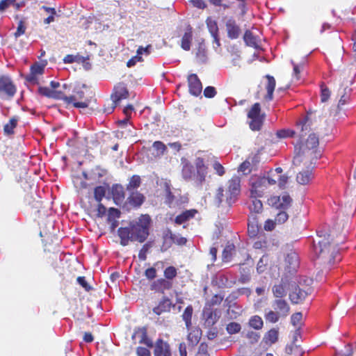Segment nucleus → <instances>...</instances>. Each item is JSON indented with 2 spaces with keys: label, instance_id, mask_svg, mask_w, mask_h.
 Returning <instances> with one entry per match:
<instances>
[{
  "label": "nucleus",
  "instance_id": "1",
  "mask_svg": "<svg viewBox=\"0 0 356 356\" xmlns=\"http://www.w3.org/2000/svg\"><path fill=\"white\" fill-rule=\"evenodd\" d=\"M151 218L148 215H141L138 219L130 222L129 227H120L118 230V236L123 246L127 245L130 241L143 243L149 235Z\"/></svg>",
  "mask_w": 356,
  "mask_h": 356
},
{
  "label": "nucleus",
  "instance_id": "2",
  "mask_svg": "<svg viewBox=\"0 0 356 356\" xmlns=\"http://www.w3.org/2000/svg\"><path fill=\"white\" fill-rule=\"evenodd\" d=\"M312 113V111H307V115L305 116L302 120L298 122L296 124L297 129L299 131L298 137L299 141L298 145L299 146H302L305 152L307 153V155H312V154H315L314 151L312 149L316 148L318 145V138L314 134H309L308 138L306 140L305 145L302 144V139L310 131V126L308 124L309 121V115Z\"/></svg>",
  "mask_w": 356,
  "mask_h": 356
},
{
  "label": "nucleus",
  "instance_id": "3",
  "mask_svg": "<svg viewBox=\"0 0 356 356\" xmlns=\"http://www.w3.org/2000/svg\"><path fill=\"white\" fill-rule=\"evenodd\" d=\"M291 203L292 199L287 193L280 196H273L268 200V204L279 211L275 218L276 224H282L288 220L289 215L286 210L291 207Z\"/></svg>",
  "mask_w": 356,
  "mask_h": 356
},
{
  "label": "nucleus",
  "instance_id": "4",
  "mask_svg": "<svg viewBox=\"0 0 356 356\" xmlns=\"http://www.w3.org/2000/svg\"><path fill=\"white\" fill-rule=\"evenodd\" d=\"M240 178L238 177H234L228 181V188L225 195L223 193V189L219 188L216 194V200L218 204L222 202V197L226 196V202L229 206H231L236 200L237 195L240 192Z\"/></svg>",
  "mask_w": 356,
  "mask_h": 356
},
{
  "label": "nucleus",
  "instance_id": "5",
  "mask_svg": "<svg viewBox=\"0 0 356 356\" xmlns=\"http://www.w3.org/2000/svg\"><path fill=\"white\" fill-rule=\"evenodd\" d=\"M353 82L352 79L343 81L341 83V88L338 90V95L340 97L339 104L335 108L331 109V114L334 118H340L341 106L344 105L350 99V95L352 92V89L349 88V84Z\"/></svg>",
  "mask_w": 356,
  "mask_h": 356
},
{
  "label": "nucleus",
  "instance_id": "6",
  "mask_svg": "<svg viewBox=\"0 0 356 356\" xmlns=\"http://www.w3.org/2000/svg\"><path fill=\"white\" fill-rule=\"evenodd\" d=\"M317 234L320 239L318 241L317 245H314V251L318 257L325 258L326 255L330 252L331 242L330 237L331 235L322 230L318 231Z\"/></svg>",
  "mask_w": 356,
  "mask_h": 356
},
{
  "label": "nucleus",
  "instance_id": "7",
  "mask_svg": "<svg viewBox=\"0 0 356 356\" xmlns=\"http://www.w3.org/2000/svg\"><path fill=\"white\" fill-rule=\"evenodd\" d=\"M17 91L16 87L8 76H0V97L11 99Z\"/></svg>",
  "mask_w": 356,
  "mask_h": 356
},
{
  "label": "nucleus",
  "instance_id": "8",
  "mask_svg": "<svg viewBox=\"0 0 356 356\" xmlns=\"http://www.w3.org/2000/svg\"><path fill=\"white\" fill-rule=\"evenodd\" d=\"M248 117L251 119L250 122V127L253 131H259L261 129L264 115H261V108L259 103H255L248 113Z\"/></svg>",
  "mask_w": 356,
  "mask_h": 356
},
{
  "label": "nucleus",
  "instance_id": "9",
  "mask_svg": "<svg viewBox=\"0 0 356 356\" xmlns=\"http://www.w3.org/2000/svg\"><path fill=\"white\" fill-rule=\"evenodd\" d=\"M129 97V92L124 83H120L114 87V92L111 95V99L113 100L112 106L108 110H105L107 113H111L113 111L116 105L124 99H127Z\"/></svg>",
  "mask_w": 356,
  "mask_h": 356
},
{
  "label": "nucleus",
  "instance_id": "10",
  "mask_svg": "<svg viewBox=\"0 0 356 356\" xmlns=\"http://www.w3.org/2000/svg\"><path fill=\"white\" fill-rule=\"evenodd\" d=\"M38 92L49 98L63 99L66 103L72 102L76 99L75 96H65L62 92L53 90L47 87H40Z\"/></svg>",
  "mask_w": 356,
  "mask_h": 356
},
{
  "label": "nucleus",
  "instance_id": "11",
  "mask_svg": "<svg viewBox=\"0 0 356 356\" xmlns=\"http://www.w3.org/2000/svg\"><path fill=\"white\" fill-rule=\"evenodd\" d=\"M267 187V179L258 177L251 181V197H259L264 194Z\"/></svg>",
  "mask_w": 356,
  "mask_h": 356
},
{
  "label": "nucleus",
  "instance_id": "12",
  "mask_svg": "<svg viewBox=\"0 0 356 356\" xmlns=\"http://www.w3.org/2000/svg\"><path fill=\"white\" fill-rule=\"evenodd\" d=\"M220 316V312L216 309L204 308L203 310L204 326L207 327H211L218 321Z\"/></svg>",
  "mask_w": 356,
  "mask_h": 356
},
{
  "label": "nucleus",
  "instance_id": "13",
  "mask_svg": "<svg viewBox=\"0 0 356 356\" xmlns=\"http://www.w3.org/2000/svg\"><path fill=\"white\" fill-rule=\"evenodd\" d=\"M292 291L289 293V298L293 304H299L302 302L307 296L308 291L300 289L296 286V283L291 285Z\"/></svg>",
  "mask_w": 356,
  "mask_h": 356
},
{
  "label": "nucleus",
  "instance_id": "14",
  "mask_svg": "<svg viewBox=\"0 0 356 356\" xmlns=\"http://www.w3.org/2000/svg\"><path fill=\"white\" fill-rule=\"evenodd\" d=\"M189 92L192 95L199 96L202 90V85L197 74H191L188 76Z\"/></svg>",
  "mask_w": 356,
  "mask_h": 356
},
{
  "label": "nucleus",
  "instance_id": "15",
  "mask_svg": "<svg viewBox=\"0 0 356 356\" xmlns=\"http://www.w3.org/2000/svg\"><path fill=\"white\" fill-rule=\"evenodd\" d=\"M225 28L229 39L236 40L239 38L241 30L234 19L229 18L226 21Z\"/></svg>",
  "mask_w": 356,
  "mask_h": 356
},
{
  "label": "nucleus",
  "instance_id": "16",
  "mask_svg": "<svg viewBox=\"0 0 356 356\" xmlns=\"http://www.w3.org/2000/svg\"><path fill=\"white\" fill-rule=\"evenodd\" d=\"M182 177L186 181H193L196 186H200L202 184L197 182V172L191 164L186 163L183 166Z\"/></svg>",
  "mask_w": 356,
  "mask_h": 356
},
{
  "label": "nucleus",
  "instance_id": "17",
  "mask_svg": "<svg viewBox=\"0 0 356 356\" xmlns=\"http://www.w3.org/2000/svg\"><path fill=\"white\" fill-rule=\"evenodd\" d=\"M313 160H314V158L312 159L311 163H310L309 166L307 167V170H302L297 175L296 181L299 184H301V185L309 184V182L314 178V176H313V174L312 172V169L313 168V166H312V165L313 164Z\"/></svg>",
  "mask_w": 356,
  "mask_h": 356
},
{
  "label": "nucleus",
  "instance_id": "18",
  "mask_svg": "<svg viewBox=\"0 0 356 356\" xmlns=\"http://www.w3.org/2000/svg\"><path fill=\"white\" fill-rule=\"evenodd\" d=\"M164 191L165 195V202L170 207H176L180 205L181 202L177 199V197L172 193L170 184L167 181L164 183Z\"/></svg>",
  "mask_w": 356,
  "mask_h": 356
},
{
  "label": "nucleus",
  "instance_id": "19",
  "mask_svg": "<svg viewBox=\"0 0 356 356\" xmlns=\"http://www.w3.org/2000/svg\"><path fill=\"white\" fill-rule=\"evenodd\" d=\"M197 172L196 180L198 184H203L207 174V167L204 165V160L202 158H197L195 160V168Z\"/></svg>",
  "mask_w": 356,
  "mask_h": 356
},
{
  "label": "nucleus",
  "instance_id": "20",
  "mask_svg": "<svg viewBox=\"0 0 356 356\" xmlns=\"http://www.w3.org/2000/svg\"><path fill=\"white\" fill-rule=\"evenodd\" d=\"M286 268L289 273L296 270L299 265V259L297 253L293 252L289 253L285 258Z\"/></svg>",
  "mask_w": 356,
  "mask_h": 356
},
{
  "label": "nucleus",
  "instance_id": "21",
  "mask_svg": "<svg viewBox=\"0 0 356 356\" xmlns=\"http://www.w3.org/2000/svg\"><path fill=\"white\" fill-rule=\"evenodd\" d=\"M155 356H171L169 345L159 339L156 341L154 348Z\"/></svg>",
  "mask_w": 356,
  "mask_h": 356
},
{
  "label": "nucleus",
  "instance_id": "22",
  "mask_svg": "<svg viewBox=\"0 0 356 356\" xmlns=\"http://www.w3.org/2000/svg\"><path fill=\"white\" fill-rule=\"evenodd\" d=\"M273 307L275 310H277V312L282 317H286L290 310V307L286 301L282 298L276 299L273 303Z\"/></svg>",
  "mask_w": 356,
  "mask_h": 356
},
{
  "label": "nucleus",
  "instance_id": "23",
  "mask_svg": "<svg viewBox=\"0 0 356 356\" xmlns=\"http://www.w3.org/2000/svg\"><path fill=\"white\" fill-rule=\"evenodd\" d=\"M111 193L116 204H120L124 197L123 187L120 184H115L111 188Z\"/></svg>",
  "mask_w": 356,
  "mask_h": 356
},
{
  "label": "nucleus",
  "instance_id": "24",
  "mask_svg": "<svg viewBox=\"0 0 356 356\" xmlns=\"http://www.w3.org/2000/svg\"><path fill=\"white\" fill-rule=\"evenodd\" d=\"M202 336V330L199 327H193L187 336L189 343L192 346H196Z\"/></svg>",
  "mask_w": 356,
  "mask_h": 356
},
{
  "label": "nucleus",
  "instance_id": "25",
  "mask_svg": "<svg viewBox=\"0 0 356 356\" xmlns=\"http://www.w3.org/2000/svg\"><path fill=\"white\" fill-rule=\"evenodd\" d=\"M172 306L171 301L168 298H164L161 300L157 307L153 309V312L157 315H161L164 312H168Z\"/></svg>",
  "mask_w": 356,
  "mask_h": 356
},
{
  "label": "nucleus",
  "instance_id": "26",
  "mask_svg": "<svg viewBox=\"0 0 356 356\" xmlns=\"http://www.w3.org/2000/svg\"><path fill=\"white\" fill-rule=\"evenodd\" d=\"M286 281L284 278H282L281 283L276 284L273 287L272 291L273 296L277 299L282 298L286 295V291L285 289Z\"/></svg>",
  "mask_w": 356,
  "mask_h": 356
},
{
  "label": "nucleus",
  "instance_id": "27",
  "mask_svg": "<svg viewBox=\"0 0 356 356\" xmlns=\"http://www.w3.org/2000/svg\"><path fill=\"white\" fill-rule=\"evenodd\" d=\"M197 213L195 209L187 210L175 218V222L178 225H181L186 220L193 218L194 215Z\"/></svg>",
  "mask_w": 356,
  "mask_h": 356
},
{
  "label": "nucleus",
  "instance_id": "28",
  "mask_svg": "<svg viewBox=\"0 0 356 356\" xmlns=\"http://www.w3.org/2000/svg\"><path fill=\"white\" fill-rule=\"evenodd\" d=\"M266 78L268 79V83L266 86L267 95H266L265 99L270 101L273 97V92L275 88V79L273 76L270 75H266Z\"/></svg>",
  "mask_w": 356,
  "mask_h": 356
},
{
  "label": "nucleus",
  "instance_id": "29",
  "mask_svg": "<svg viewBox=\"0 0 356 356\" xmlns=\"http://www.w3.org/2000/svg\"><path fill=\"white\" fill-rule=\"evenodd\" d=\"M128 199L131 204L135 207H140L143 203L145 198L141 193L136 191L131 192Z\"/></svg>",
  "mask_w": 356,
  "mask_h": 356
},
{
  "label": "nucleus",
  "instance_id": "30",
  "mask_svg": "<svg viewBox=\"0 0 356 356\" xmlns=\"http://www.w3.org/2000/svg\"><path fill=\"white\" fill-rule=\"evenodd\" d=\"M196 58L198 63H204L207 61V52L205 45L203 42H200L196 51Z\"/></svg>",
  "mask_w": 356,
  "mask_h": 356
},
{
  "label": "nucleus",
  "instance_id": "31",
  "mask_svg": "<svg viewBox=\"0 0 356 356\" xmlns=\"http://www.w3.org/2000/svg\"><path fill=\"white\" fill-rule=\"evenodd\" d=\"M107 188V186H99L95 188L94 197L97 202H100L102 200L106 195Z\"/></svg>",
  "mask_w": 356,
  "mask_h": 356
},
{
  "label": "nucleus",
  "instance_id": "32",
  "mask_svg": "<svg viewBox=\"0 0 356 356\" xmlns=\"http://www.w3.org/2000/svg\"><path fill=\"white\" fill-rule=\"evenodd\" d=\"M175 237H177V235L173 234L171 230H166L163 236V246H165L166 248H169L172 245V241H175Z\"/></svg>",
  "mask_w": 356,
  "mask_h": 356
},
{
  "label": "nucleus",
  "instance_id": "33",
  "mask_svg": "<svg viewBox=\"0 0 356 356\" xmlns=\"http://www.w3.org/2000/svg\"><path fill=\"white\" fill-rule=\"evenodd\" d=\"M192 40L191 31H187L184 33L181 39V48L186 51H188L191 48V42Z\"/></svg>",
  "mask_w": 356,
  "mask_h": 356
},
{
  "label": "nucleus",
  "instance_id": "34",
  "mask_svg": "<svg viewBox=\"0 0 356 356\" xmlns=\"http://www.w3.org/2000/svg\"><path fill=\"white\" fill-rule=\"evenodd\" d=\"M249 325L250 327L255 330H260L262 328L264 323L262 318L260 316H254L250 319Z\"/></svg>",
  "mask_w": 356,
  "mask_h": 356
},
{
  "label": "nucleus",
  "instance_id": "35",
  "mask_svg": "<svg viewBox=\"0 0 356 356\" xmlns=\"http://www.w3.org/2000/svg\"><path fill=\"white\" fill-rule=\"evenodd\" d=\"M234 245L233 244H228L222 252V261L227 262L231 259L232 252L234 250Z\"/></svg>",
  "mask_w": 356,
  "mask_h": 356
},
{
  "label": "nucleus",
  "instance_id": "36",
  "mask_svg": "<svg viewBox=\"0 0 356 356\" xmlns=\"http://www.w3.org/2000/svg\"><path fill=\"white\" fill-rule=\"evenodd\" d=\"M307 153L305 152V148L302 146L299 147V152L297 155L293 158V165L295 166H298L303 161L302 156H305Z\"/></svg>",
  "mask_w": 356,
  "mask_h": 356
},
{
  "label": "nucleus",
  "instance_id": "37",
  "mask_svg": "<svg viewBox=\"0 0 356 356\" xmlns=\"http://www.w3.org/2000/svg\"><path fill=\"white\" fill-rule=\"evenodd\" d=\"M243 40L245 44L248 46L254 47L256 45V38L253 35L252 33L248 30L245 32Z\"/></svg>",
  "mask_w": 356,
  "mask_h": 356
},
{
  "label": "nucleus",
  "instance_id": "38",
  "mask_svg": "<svg viewBox=\"0 0 356 356\" xmlns=\"http://www.w3.org/2000/svg\"><path fill=\"white\" fill-rule=\"evenodd\" d=\"M140 184V177L138 175H134L131 178L129 183L127 186V189L128 191H131L139 187Z\"/></svg>",
  "mask_w": 356,
  "mask_h": 356
},
{
  "label": "nucleus",
  "instance_id": "39",
  "mask_svg": "<svg viewBox=\"0 0 356 356\" xmlns=\"http://www.w3.org/2000/svg\"><path fill=\"white\" fill-rule=\"evenodd\" d=\"M252 204L250 206L251 211L255 213H260L263 209V204L261 200L257 199V197H252Z\"/></svg>",
  "mask_w": 356,
  "mask_h": 356
},
{
  "label": "nucleus",
  "instance_id": "40",
  "mask_svg": "<svg viewBox=\"0 0 356 356\" xmlns=\"http://www.w3.org/2000/svg\"><path fill=\"white\" fill-rule=\"evenodd\" d=\"M154 284L158 286V290H166L172 287L171 282L165 279L158 280Z\"/></svg>",
  "mask_w": 356,
  "mask_h": 356
},
{
  "label": "nucleus",
  "instance_id": "41",
  "mask_svg": "<svg viewBox=\"0 0 356 356\" xmlns=\"http://www.w3.org/2000/svg\"><path fill=\"white\" fill-rule=\"evenodd\" d=\"M241 330V326L236 322L229 323L226 327V330L230 334L238 333Z\"/></svg>",
  "mask_w": 356,
  "mask_h": 356
},
{
  "label": "nucleus",
  "instance_id": "42",
  "mask_svg": "<svg viewBox=\"0 0 356 356\" xmlns=\"http://www.w3.org/2000/svg\"><path fill=\"white\" fill-rule=\"evenodd\" d=\"M280 317H282L280 314L274 311H269L265 315L266 320L273 323L277 322Z\"/></svg>",
  "mask_w": 356,
  "mask_h": 356
},
{
  "label": "nucleus",
  "instance_id": "43",
  "mask_svg": "<svg viewBox=\"0 0 356 356\" xmlns=\"http://www.w3.org/2000/svg\"><path fill=\"white\" fill-rule=\"evenodd\" d=\"M207 24L211 36L218 35V28L216 22L211 19H207Z\"/></svg>",
  "mask_w": 356,
  "mask_h": 356
},
{
  "label": "nucleus",
  "instance_id": "44",
  "mask_svg": "<svg viewBox=\"0 0 356 356\" xmlns=\"http://www.w3.org/2000/svg\"><path fill=\"white\" fill-rule=\"evenodd\" d=\"M266 339L270 343H274L278 339V331L275 329H271L267 333Z\"/></svg>",
  "mask_w": 356,
  "mask_h": 356
},
{
  "label": "nucleus",
  "instance_id": "45",
  "mask_svg": "<svg viewBox=\"0 0 356 356\" xmlns=\"http://www.w3.org/2000/svg\"><path fill=\"white\" fill-rule=\"evenodd\" d=\"M268 261V258L267 256L264 255L258 261L257 266V270L259 273H261L264 271L265 266H266Z\"/></svg>",
  "mask_w": 356,
  "mask_h": 356
},
{
  "label": "nucleus",
  "instance_id": "46",
  "mask_svg": "<svg viewBox=\"0 0 356 356\" xmlns=\"http://www.w3.org/2000/svg\"><path fill=\"white\" fill-rule=\"evenodd\" d=\"M17 122L16 119L12 118L9 121V123L4 126V131L6 134H11L13 133V129L16 127Z\"/></svg>",
  "mask_w": 356,
  "mask_h": 356
},
{
  "label": "nucleus",
  "instance_id": "47",
  "mask_svg": "<svg viewBox=\"0 0 356 356\" xmlns=\"http://www.w3.org/2000/svg\"><path fill=\"white\" fill-rule=\"evenodd\" d=\"M177 275V269L173 266H169L164 270V276L167 280H172Z\"/></svg>",
  "mask_w": 356,
  "mask_h": 356
},
{
  "label": "nucleus",
  "instance_id": "48",
  "mask_svg": "<svg viewBox=\"0 0 356 356\" xmlns=\"http://www.w3.org/2000/svg\"><path fill=\"white\" fill-rule=\"evenodd\" d=\"M296 134V132L291 129H282L277 133L279 138L294 137Z\"/></svg>",
  "mask_w": 356,
  "mask_h": 356
},
{
  "label": "nucleus",
  "instance_id": "49",
  "mask_svg": "<svg viewBox=\"0 0 356 356\" xmlns=\"http://www.w3.org/2000/svg\"><path fill=\"white\" fill-rule=\"evenodd\" d=\"M44 66L38 63H35L31 67V71L36 76L42 74L44 72Z\"/></svg>",
  "mask_w": 356,
  "mask_h": 356
},
{
  "label": "nucleus",
  "instance_id": "50",
  "mask_svg": "<svg viewBox=\"0 0 356 356\" xmlns=\"http://www.w3.org/2000/svg\"><path fill=\"white\" fill-rule=\"evenodd\" d=\"M291 64L293 67V76L298 80L299 79V74L300 73L301 70L303 69L304 65L303 64H296L293 60H291Z\"/></svg>",
  "mask_w": 356,
  "mask_h": 356
},
{
  "label": "nucleus",
  "instance_id": "51",
  "mask_svg": "<svg viewBox=\"0 0 356 356\" xmlns=\"http://www.w3.org/2000/svg\"><path fill=\"white\" fill-rule=\"evenodd\" d=\"M216 95V88L213 86H207L204 90V95L207 98H212Z\"/></svg>",
  "mask_w": 356,
  "mask_h": 356
},
{
  "label": "nucleus",
  "instance_id": "52",
  "mask_svg": "<svg viewBox=\"0 0 356 356\" xmlns=\"http://www.w3.org/2000/svg\"><path fill=\"white\" fill-rule=\"evenodd\" d=\"M153 147L157 151V154H163L166 147L165 145L161 141H156L153 143Z\"/></svg>",
  "mask_w": 356,
  "mask_h": 356
},
{
  "label": "nucleus",
  "instance_id": "53",
  "mask_svg": "<svg viewBox=\"0 0 356 356\" xmlns=\"http://www.w3.org/2000/svg\"><path fill=\"white\" fill-rule=\"evenodd\" d=\"M302 318V314L301 312H297L293 314L291 317V323L294 326H297Z\"/></svg>",
  "mask_w": 356,
  "mask_h": 356
},
{
  "label": "nucleus",
  "instance_id": "54",
  "mask_svg": "<svg viewBox=\"0 0 356 356\" xmlns=\"http://www.w3.org/2000/svg\"><path fill=\"white\" fill-rule=\"evenodd\" d=\"M250 163L248 161H244L238 168V171L242 172L246 175L250 172Z\"/></svg>",
  "mask_w": 356,
  "mask_h": 356
},
{
  "label": "nucleus",
  "instance_id": "55",
  "mask_svg": "<svg viewBox=\"0 0 356 356\" xmlns=\"http://www.w3.org/2000/svg\"><path fill=\"white\" fill-rule=\"evenodd\" d=\"M193 307L192 306L189 305L188 306L183 314H182V318L184 321H186V320H191L192 318V314H193Z\"/></svg>",
  "mask_w": 356,
  "mask_h": 356
},
{
  "label": "nucleus",
  "instance_id": "56",
  "mask_svg": "<svg viewBox=\"0 0 356 356\" xmlns=\"http://www.w3.org/2000/svg\"><path fill=\"white\" fill-rule=\"evenodd\" d=\"M26 26L22 21H19L16 32L15 33V38H18L25 33Z\"/></svg>",
  "mask_w": 356,
  "mask_h": 356
},
{
  "label": "nucleus",
  "instance_id": "57",
  "mask_svg": "<svg viewBox=\"0 0 356 356\" xmlns=\"http://www.w3.org/2000/svg\"><path fill=\"white\" fill-rule=\"evenodd\" d=\"M246 337L250 340L252 343H254L258 341L260 336L255 332L250 331L246 334Z\"/></svg>",
  "mask_w": 356,
  "mask_h": 356
},
{
  "label": "nucleus",
  "instance_id": "58",
  "mask_svg": "<svg viewBox=\"0 0 356 356\" xmlns=\"http://www.w3.org/2000/svg\"><path fill=\"white\" fill-rule=\"evenodd\" d=\"M120 212L118 209L115 208H110L108 210V220H112L116 218L120 217Z\"/></svg>",
  "mask_w": 356,
  "mask_h": 356
},
{
  "label": "nucleus",
  "instance_id": "59",
  "mask_svg": "<svg viewBox=\"0 0 356 356\" xmlns=\"http://www.w3.org/2000/svg\"><path fill=\"white\" fill-rule=\"evenodd\" d=\"M143 61V58L140 56H138V54L134 57H132L130 60H128L127 63V66L128 67H131L134 66L138 62Z\"/></svg>",
  "mask_w": 356,
  "mask_h": 356
},
{
  "label": "nucleus",
  "instance_id": "60",
  "mask_svg": "<svg viewBox=\"0 0 356 356\" xmlns=\"http://www.w3.org/2000/svg\"><path fill=\"white\" fill-rule=\"evenodd\" d=\"M301 351H302V350L300 348L298 350L295 349L293 343H291V344L287 345L285 348V352L288 355H291L293 353H299Z\"/></svg>",
  "mask_w": 356,
  "mask_h": 356
},
{
  "label": "nucleus",
  "instance_id": "61",
  "mask_svg": "<svg viewBox=\"0 0 356 356\" xmlns=\"http://www.w3.org/2000/svg\"><path fill=\"white\" fill-rule=\"evenodd\" d=\"M15 0H2L0 1V12L5 11Z\"/></svg>",
  "mask_w": 356,
  "mask_h": 356
},
{
  "label": "nucleus",
  "instance_id": "62",
  "mask_svg": "<svg viewBox=\"0 0 356 356\" xmlns=\"http://www.w3.org/2000/svg\"><path fill=\"white\" fill-rule=\"evenodd\" d=\"M321 102H326L330 96V92L329 89L327 87H322L321 88Z\"/></svg>",
  "mask_w": 356,
  "mask_h": 356
},
{
  "label": "nucleus",
  "instance_id": "63",
  "mask_svg": "<svg viewBox=\"0 0 356 356\" xmlns=\"http://www.w3.org/2000/svg\"><path fill=\"white\" fill-rule=\"evenodd\" d=\"M145 276L147 277V279L149 280H153L154 278L156 277V270L154 268L152 267V268H147L145 272Z\"/></svg>",
  "mask_w": 356,
  "mask_h": 356
},
{
  "label": "nucleus",
  "instance_id": "64",
  "mask_svg": "<svg viewBox=\"0 0 356 356\" xmlns=\"http://www.w3.org/2000/svg\"><path fill=\"white\" fill-rule=\"evenodd\" d=\"M138 356H150V352L148 349L143 347H138L136 350Z\"/></svg>",
  "mask_w": 356,
  "mask_h": 356
}]
</instances>
